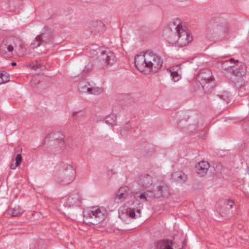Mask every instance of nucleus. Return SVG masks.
Here are the masks:
<instances>
[{
	"label": "nucleus",
	"mask_w": 249,
	"mask_h": 249,
	"mask_svg": "<svg viewBox=\"0 0 249 249\" xmlns=\"http://www.w3.org/2000/svg\"><path fill=\"white\" fill-rule=\"evenodd\" d=\"M242 89V88H240V89H239V91H241Z\"/></svg>",
	"instance_id": "nucleus-42"
},
{
	"label": "nucleus",
	"mask_w": 249,
	"mask_h": 249,
	"mask_svg": "<svg viewBox=\"0 0 249 249\" xmlns=\"http://www.w3.org/2000/svg\"><path fill=\"white\" fill-rule=\"evenodd\" d=\"M134 198L132 200H138V198H139L142 201L146 200V196L145 195V192L142 193H136L135 194H134Z\"/></svg>",
	"instance_id": "nucleus-26"
},
{
	"label": "nucleus",
	"mask_w": 249,
	"mask_h": 249,
	"mask_svg": "<svg viewBox=\"0 0 249 249\" xmlns=\"http://www.w3.org/2000/svg\"><path fill=\"white\" fill-rule=\"evenodd\" d=\"M244 127L245 128L247 132L249 133V122H247L244 124Z\"/></svg>",
	"instance_id": "nucleus-35"
},
{
	"label": "nucleus",
	"mask_w": 249,
	"mask_h": 249,
	"mask_svg": "<svg viewBox=\"0 0 249 249\" xmlns=\"http://www.w3.org/2000/svg\"><path fill=\"white\" fill-rule=\"evenodd\" d=\"M124 205L125 207H128L126 212L130 217L136 218L141 216L142 207L139 200H129Z\"/></svg>",
	"instance_id": "nucleus-9"
},
{
	"label": "nucleus",
	"mask_w": 249,
	"mask_h": 249,
	"mask_svg": "<svg viewBox=\"0 0 249 249\" xmlns=\"http://www.w3.org/2000/svg\"><path fill=\"white\" fill-rule=\"evenodd\" d=\"M114 62V53L110 51L102 52L97 59L98 65L103 69H107Z\"/></svg>",
	"instance_id": "nucleus-6"
},
{
	"label": "nucleus",
	"mask_w": 249,
	"mask_h": 249,
	"mask_svg": "<svg viewBox=\"0 0 249 249\" xmlns=\"http://www.w3.org/2000/svg\"><path fill=\"white\" fill-rule=\"evenodd\" d=\"M87 90L88 93L93 95H99L103 92L102 89L98 87L88 88Z\"/></svg>",
	"instance_id": "nucleus-23"
},
{
	"label": "nucleus",
	"mask_w": 249,
	"mask_h": 249,
	"mask_svg": "<svg viewBox=\"0 0 249 249\" xmlns=\"http://www.w3.org/2000/svg\"><path fill=\"white\" fill-rule=\"evenodd\" d=\"M40 39H41V36L37 35L33 42L31 43V47L32 48H36L40 46L42 44Z\"/></svg>",
	"instance_id": "nucleus-24"
},
{
	"label": "nucleus",
	"mask_w": 249,
	"mask_h": 249,
	"mask_svg": "<svg viewBox=\"0 0 249 249\" xmlns=\"http://www.w3.org/2000/svg\"><path fill=\"white\" fill-rule=\"evenodd\" d=\"M163 65L161 56L152 51L137 54L135 57V65L142 72L148 71L155 73L160 70Z\"/></svg>",
	"instance_id": "nucleus-1"
},
{
	"label": "nucleus",
	"mask_w": 249,
	"mask_h": 249,
	"mask_svg": "<svg viewBox=\"0 0 249 249\" xmlns=\"http://www.w3.org/2000/svg\"><path fill=\"white\" fill-rule=\"evenodd\" d=\"M138 182L143 187H149L153 183L152 178L148 174L142 175L139 178Z\"/></svg>",
	"instance_id": "nucleus-14"
},
{
	"label": "nucleus",
	"mask_w": 249,
	"mask_h": 249,
	"mask_svg": "<svg viewBox=\"0 0 249 249\" xmlns=\"http://www.w3.org/2000/svg\"><path fill=\"white\" fill-rule=\"evenodd\" d=\"M19 46L22 47V44L18 38L9 37L4 39L0 46V53L5 57L10 58L14 54V49Z\"/></svg>",
	"instance_id": "nucleus-3"
},
{
	"label": "nucleus",
	"mask_w": 249,
	"mask_h": 249,
	"mask_svg": "<svg viewBox=\"0 0 249 249\" xmlns=\"http://www.w3.org/2000/svg\"><path fill=\"white\" fill-rule=\"evenodd\" d=\"M133 195L132 189L128 186L124 185L116 191L114 200L115 203H120L132 197Z\"/></svg>",
	"instance_id": "nucleus-7"
},
{
	"label": "nucleus",
	"mask_w": 249,
	"mask_h": 249,
	"mask_svg": "<svg viewBox=\"0 0 249 249\" xmlns=\"http://www.w3.org/2000/svg\"><path fill=\"white\" fill-rule=\"evenodd\" d=\"M91 70V65L88 64L87 66H86L85 67V68L83 70V72L84 73H88V72H90Z\"/></svg>",
	"instance_id": "nucleus-33"
},
{
	"label": "nucleus",
	"mask_w": 249,
	"mask_h": 249,
	"mask_svg": "<svg viewBox=\"0 0 249 249\" xmlns=\"http://www.w3.org/2000/svg\"><path fill=\"white\" fill-rule=\"evenodd\" d=\"M88 216L92 221L91 222L94 225H97L103 221L107 215V211L104 208L93 207L88 212Z\"/></svg>",
	"instance_id": "nucleus-8"
},
{
	"label": "nucleus",
	"mask_w": 249,
	"mask_h": 249,
	"mask_svg": "<svg viewBox=\"0 0 249 249\" xmlns=\"http://www.w3.org/2000/svg\"><path fill=\"white\" fill-rule=\"evenodd\" d=\"M30 67L32 69L36 71V70H37L38 68H40V65L39 64L33 63L30 65Z\"/></svg>",
	"instance_id": "nucleus-32"
},
{
	"label": "nucleus",
	"mask_w": 249,
	"mask_h": 249,
	"mask_svg": "<svg viewBox=\"0 0 249 249\" xmlns=\"http://www.w3.org/2000/svg\"><path fill=\"white\" fill-rule=\"evenodd\" d=\"M60 165L62 167L61 177L59 181L66 184L72 182L75 178V171L71 165L61 163Z\"/></svg>",
	"instance_id": "nucleus-5"
},
{
	"label": "nucleus",
	"mask_w": 249,
	"mask_h": 249,
	"mask_svg": "<svg viewBox=\"0 0 249 249\" xmlns=\"http://www.w3.org/2000/svg\"><path fill=\"white\" fill-rule=\"evenodd\" d=\"M87 87L86 85H84L83 83H80L79 86V89L82 92L88 93Z\"/></svg>",
	"instance_id": "nucleus-29"
},
{
	"label": "nucleus",
	"mask_w": 249,
	"mask_h": 249,
	"mask_svg": "<svg viewBox=\"0 0 249 249\" xmlns=\"http://www.w3.org/2000/svg\"><path fill=\"white\" fill-rule=\"evenodd\" d=\"M1 81H2V83L7 82L9 81L10 76L9 74L6 72H1Z\"/></svg>",
	"instance_id": "nucleus-28"
},
{
	"label": "nucleus",
	"mask_w": 249,
	"mask_h": 249,
	"mask_svg": "<svg viewBox=\"0 0 249 249\" xmlns=\"http://www.w3.org/2000/svg\"><path fill=\"white\" fill-rule=\"evenodd\" d=\"M209 168V163L206 161L202 160L196 164V172L200 176L203 177L206 174Z\"/></svg>",
	"instance_id": "nucleus-11"
},
{
	"label": "nucleus",
	"mask_w": 249,
	"mask_h": 249,
	"mask_svg": "<svg viewBox=\"0 0 249 249\" xmlns=\"http://www.w3.org/2000/svg\"><path fill=\"white\" fill-rule=\"evenodd\" d=\"M228 32L229 29L225 23L222 24L217 30L218 34L222 37H225Z\"/></svg>",
	"instance_id": "nucleus-22"
},
{
	"label": "nucleus",
	"mask_w": 249,
	"mask_h": 249,
	"mask_svg": "<svg viewBox=\"0 0 249 249\" xmlns=\"http://www.w3.org/2000/svg\"><path fill=\"white\" fill-rule=\"evenodd\" d=\"M234 62H235V61L233 59L231 58L229 60H227L224 61L223 63V65H227L228 63H233Z\"/></svg>",
	"instance_id": "nucleus-34"
},
{
	"label": "nucleus",
	"mask_w": 249,
	"mask_h": 249,
	"mask_svg": "<svg viewBox=\"0 0 249 249\" xmlns=\"http://www.w3.org/2000/svg\"><path fill=\"white\" fill-rule=\"evenodd\" d=\"M53 138L55 142L58 143L60 149L62 150L64 148V136L62 134L59 132L54 133L53 134Z\"/></svg>",
	"instance_id": "nucleus-17"
},
{
	"label": "nucleus",
	"mask_w": 249,
	"mask_h": 249,
	"mask_svg": "<svg viewBox=\"0 0 249 249\" xmlns=\"http://www.w3.org/2000/svg\"><path fill=\"white\" fill-rule=\"evenodd\" d=\"M145 193L146 196V200H150L157 197L156 190H154V191H147L145 192Z\"/></svg>",
	"instance_id": "nucleus-25"
},
{
	"label": "nucleus",
	"mask_w": 249,
	"mask_h": 249,
	"mask_svg": "<svg viewBox=\"0 0 249 249\" xmlns=\"http://www.w3.org/2000/svg\"><path fill=\"white\" fill-rule=\"evenodd\" d=\"M172 178L175 181H184L186 179V176L181 171L178 170L173 173Z\"/></svg>",
	"instance_id": "nucleus-18"
},
{
	"label": "nucleus",
	"mask_w": 249,
	"mask_h": 249,
	"mask_svg": "<svg viewBox=\"0 0 249 249\" xmlns=\"http://www.w3.org/2000/svg\"><path fill=\"white\" fill-rule=\"evenodd\" d=\"M229 67L231 69H234L235 68V66L233 65V66H230Z\"/></svg>",
	"instance_id": "nucleus-39"
},
{
	"label": "nucleus",
	"mask_w": 249,
	"mask_h": 249,
	"mask_svg": "<svg viewBox=\"0 0 249 249\" xmlns=\"http://www.w3.org/2000/svg\"><path fill=\"white\" fill-rule=\"evenodd\" d=\"M197 80L206 92H208L214 87V83L212 73L208 69H203L201 71L197 76Z\"/></svg>",
	"instance_id": "nucleus-4"
},
{
	"label": "nucleus",
	"mask_w": 249,
	"mask_h": 249,
	"mask_svg": "<svg viewBox=\"0 0 249 249\" xmlns=\"http://www.w3.org/2000/svg\"><path fill=\"white\" fill-rule=\"evenodd\" d=\"M91 29L95 34H103L106 30V27L101 20L93 21L91 24Z\"/></svg>",
	"instance_id": "nucleus-13"
},
{
	"label": "nucleus",
	"mask_w": 249,
	"mask_h": 249,
	"mask_svg": "<svg viewBox=\"0 0 249 249\" xmlns=\"http://www.w3.org/2000/svg\"><path fill=\"white\" fill-rule=\"evenodd\" d=\"M116 120L117 117L116 115L111 114L107 116L105 122L109 125H113L116 124Z\"/></svg>",
	"instance_id": "nucleus-21"
},
{
	"label": "nucleus",
	"mask_w": 249,
	"mask_h": 249,
	"mask_svg": "<svg viewBox=\"0 0 249 249\" xmlns=\"http://www.w3.org/2000/svg\"><path fill=\"white\" fill-rule=\"evenodd\" d=\"M14 1H10V3L11 4H14Z\"/></svg>",
	"instance_id": "nucleus-40"
},
{
	"label": "nucleus",
	"mask_w": 249,
	"mask_h": 249,
	"mask_svg": "<svg viewBox=\"0 0 249 249\" xmlns=\"http://www.w3.org/2000/svg\"><path fill=\"white\" fill-rule=\"evenodd\" d=\"M10 10H15V7L13 8H11Z\"/></svg>",
	"instance_id": "nucleus-41"
},
{
	"label": "nucleus",
	"mask_w": 249,
	"mask_h": 249,
	"mask_svg": "<svg viewBox=\"0 0 249 249\" xmlns=\"http://www.w3.org/2000/svg\"><path fill=\"white\" fill-rule=\"evenodd\" d=\"M233 75L237 76H242L244 74V71H236L235 70L232 71Z\"/></svg>",
	"instance_id": "nucleus-31"
},
{
	"label": "nucleus",
	"mask_w": 249,
	"mask_h": 249,
	"mask_svg": "<svg viewBox=\"0 0 249 249\" xmlns=\"http://www.w3.org/2000/svg\"><path fill=\"white\" fill-rule=\"evenodd\" d=\"M11 65L13 66H16L17 65V63L16 62H12L11 63Z\"/></svg>",
	"instance_id": "nucleus-38"
},
{
	"label": "nucleus",
	"mask_w": 249,
	"mask_h": 249,
	"mask_svg": "<svg viewBox=\"0 0 249 249\" xmlns=\"http://www.w3.org/2000/svg\"><path fill=\"white\" fill-rule=\"evenodd\" d=\"M8 214L12 216H18L20 215L23 212L19 206H15L13 208H10L8 210Z\"/></svg>",
	"instance_id": "nucleus-19"
},
{
	"label": "nucleus",
	"mask_w": 249,
	"mask_h": 249,
	"mask_svg": "<svg viewBox=\"0 0 249 249\" xmlns=\"http://www.w3.org/2000/svg\"><path fill=\"white\" fill-rule=\"evenodd\" d=\"M22 161V156L20 154H18L16 158V164H17V165H19Z\"/></svg>",
	"instance_id": "nucleus-30"
},
{
	"label": "nucleus",
	"mask_w": 249,
	"mask_h": 249,
	"mask_svg": "<svg viewBox=\"0 0 249 249\" xmlns=\"http://www.w3.org/2000/svg\"><path fill=\"white\" fill-rule=\"evenodd\" d=\"M18 165H17V164L11 163L10 167L12 169H15Z\"/></svg>",
	"instance_id": "nucleus-36"
},
{
	"label": "nucleus",
	"mask_w": 249,
	"mask_h": 249,
	"mask_svg": "<svg viewBox=\"0 0 249 249\" xmlns=\"http://www.w3.org/2000/svg\"><path fill=\"white\" fill-rule=\"evenodd\" d=\"M157 191V197H159L160 196L166 197L170 194V190L168 186L166 185L162 184L159 186Z\"/></svg>",
	"instance_id": "nucleus-15"
},
{
	"label": "nucleus",
	"mask_w": 249,
	"mask_h": 249,
	"mask_svg": "<svg viewBox=\"0 0 249 249\" xmlns=\"http://www.w3.org/2000/svg\"><path fill=\"white\" fill-rule=\"evenodd\" d=\"M234 205V202L232 200L225 201L223 206L220 210V213L222 216H226L232 213L231 209Z\"/></svg>",
	"instance_id": "nucleus-12"
},
{
	"label": "nucleus",
	"mask_w": 249,
	"mask_h": 249,
	"mask_svg": "<svg viewBox=\"0 0 249 249\" xmlns=\"http://www.w3.org/2000/svg\"><path fill=\"white\" fill-rule=\"evenodd\" d=\"M61 203H67V205L71 207L75 205H78L79 203V197L77 195H73L69 196L66 199H63L61 201Z\"/></svg>",
	"instance_id": "nucleus-16"
},
{
	"label": "nucleus",
	"mask_w": 249,
	"mask_h": 249,
	"mask_svg": "<svg viewBox=\"0 0 249 249\" xmlns=\"http://www.w3.org/2000/svg\"><path fill=\"white\" fill-rule=\"evenodd\" d=\"M38 36H41V39L40 41L43 44V43H49L53 41V38L52 36H50L48 33L45 32L44 33H41Z\"/></svg>",
	"instance_id": "nucleus-20"
},
{
	"label": "nucleus",
	"mask_w": 249,
	"mask_h": 249,
	"mask_svg": "<svg viewBox=\"0 0 249 249\" xmlns=\"http://www.w3.org/2000/svg\"><path fill=\"white\" fill-rule=\"evenodd\" d=\"M169 26L172 31L167 37V40L169 43H176L179 47H182L187 46L192 41V36L183 28L179 19L171 22Z\"/></svg>",
	"instance_id": "nucleus-2"
},
{
	"label": "nucleus",
	"mask_w": 249,
	"mask_h": 249,
	"mask_svg": "<svg viewBox=\"0 0 249 249\" xmlns=\"http://www.w3.org/2000/svg\"><path fill=\"white\" fill-rule=\"evenodd\" d=\"M1 72L0 71V84H2V81H1Z\"/></svg>",
	"instance_id": "nucleus-37"
},
{
	"label": "nucleus",
	"mask_w": 249,
	"mask_h": 249,
	"mask_svg": "<svg viewBox=\"0 0 249 249\" xmlns=\"http://www.w3.org/2000/svg\"><path fill=\"white\" fill-rule=\"evenodd\" d=\"M171 76L172 77L173 79L175 82L178 81L180 78V76L177 71H171Z\"/></svg>",
	"instance_id": "nucleus-27"
},
{
	"label": "nucleus",
	"mask_w": 249,
	"mask_h": 249,
	"mask_svg": "<svg viewBox=\"0 0 249 249\" xmlns=\"http://www.w3.org/2000/svg\"><path fill=\"white\" fill-rule=\"evenodd\" d=\"M153 249H181L178 248L172 239L164 238L154 243Z\"/></svg>",
	"instance_id": "nucleus-10"
}]
</instances>
